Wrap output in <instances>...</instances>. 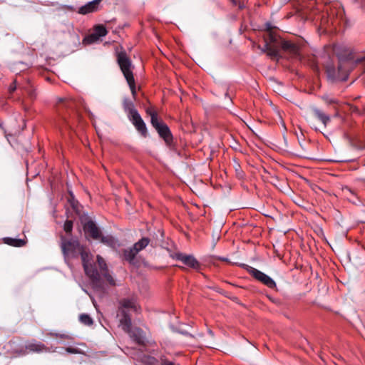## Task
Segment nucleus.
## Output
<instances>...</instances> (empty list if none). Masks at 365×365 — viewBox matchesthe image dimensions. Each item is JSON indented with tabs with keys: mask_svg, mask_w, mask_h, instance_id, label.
Returning a JSON list of instances; mask_svg holds the SVG:
<instances>
[{
	"mask_svg": "<svg viewBox=\"0 0 365 365\" xmlns=\"http://www.w3.org/2000/svg\"><path fill=\"white\" fill-rule=\"evenodd\" d=\"M61 249L66 257H77L81 255L86 274L91 279L95 287H100V274L93 262V256L81 246L77 240L62 239Z\"/></svg>",
	"mask_w": 365,
	"mask_h": 365,
	"instance_id": "1",
	"label": "nucleus"
},
{
	"mask_svg": "<svg viewBox=\"0 0 365 365\" xmlns=\"http://www.w3.org/2000/svg\"><path fill=\"white\" fill-rule=\"evenodd\" d=\"M117 62L129 86L133 97L135 98L136 96V88L131 61L126 53L122 51L117 55Z\"/></svg>",
	"mask_w": 365,
	"mask_h": 365,
	"instance_id": "2",
	"label": "nucleus"
},
{
	"mask_svg": "<svg viewBox=\"0 0 365 365\" xmlns=\"http://www.w3.org/2000/svg\"><path fill=\"white\" fill-rule=\"evenodd\" d=\"M351 62L349 60L340 59L338 65L337 74L333 66L327 67V76L329 78L346 81L350 68Z\"/></svg>",
	"mask_w": 365,
	"mask_h": 365,
	"instance_id": "3",
	"label": "nucleus"
},
{
	"mask_svg": "<svg viewBox=\"0 0 365 365\" xmlns=\"http://www.w3.org/2000/svg\"><path fill=\"white\" fill-rule=\"evenodd\" d=\"M150 239L148 237H143L139 241L135 242L133 247L124 250V258L129 262H132L135 259L136 255L145 249L149 244Z\"/></svg>",
	"mask_w": 365,
	"mask_h": 365,
	"instance_id": "4",
	"label": "nucleus"
},
{
	"mask_svg": "<svg viewBox=\"0 0 365 365\" xmlns=\"http://www.w3.org/2000/svg\"><path fill=\"white\" fill-rule=\"evenodd\" d=\"M152 125L156 129L159 135L163 138L167 143H170L172 141L173 136L166 124L159 120L155 122V120L153 119Z\"/></svg>",
	"mask_w": 365,
	"mask_h": 365,
	"instance_id": "5",
	"label": "nucleus"
},
{
	"mask_svg": "<svg viewBox=\"0 0 365 365\" xmlns=\"http://www.w3.org/2000/svg\"><path fill=\"white\" fill-rule=\"evenodd\" d=\"M250 273L257 280L263 283L269 288H274L276 287L275 282L264 272L253 268H250Z\"/></svg>",
	"mask_w": 365,
	"mask_h": 365,
	"instance_id": "6",
	"label": "nucleus"
},
{
	"mask_svg": "<svg viewBox=\"0 0 365 365\" xmlns=\"http://www.w3.org/2000/svg\"><path fill=\"white\" fill-rule=\"evenodd\" d=\"M173 257V259L179 260L184 264L193 269H197L200 267L198 262L192 255H187L181 252H178L175 253Z\"/></svg>",
	"mask_w": 365,
	"mask_h": 365,
	"instance_id": "7",
	"label": "nucleus"
},
{
	"mask_svg": "<svg viewBox=\"0 0 365 365\" xmlns=\"http://www.w3.org/2000/svg\"><path fill=\"white\" fill-rule=\"evenodd\" d=\"M140 307L134 299H123L119 302L118 312L120 314L127 313L129 310L138 312Z\"/></svg>",
	"mask_w": 365,
	"mask_h": 365,
	"instance_id": "8",
	"label": "nucleus"
},
{
	"mask_svg": "<svg viewBox=\"0 0 365 365\" xmlns=\"http://www.w3.org/2000/svg\"><path fill=\"white\" fill-rule=\"evenodd\" d=\"M129 120L132 122L135 128L142 135L146 137L147 128L145 123L142 119L138 112H134V114L128 117Z\"/></svg>",
	"mask_w": 365,
	"mask_h": 365,
	"instance_id": "9",
	"label": "nucleus"
},
{
	"mask_svg": "<svg viewBox=\"0 0 365 365\" xmlns=\"http://www.w3.org/2000/svg\"><path fill=\"white\" fill-rule=\"evenodd\" d=\"M83 230L85 231V233L88 235H89L91 237H92L94 240H99L101 237V230L97 227V225L95 224V222L92 220L87 221L83 225Z\"/></svg>",
	"mask_w": 365,
	"mask_h": 365,
	"instance_id": "10",
	"label": "nucleus"
},
{
	"mask_svg": "<svg viewBox=\"0 0 365 365\" xmlns=\"http://www.w3.org/2000/svg\"><path fill=\"white\" fill-rule=\"evenodd\" d=\"M97 262L99 267L101 274L111 285H115V282L112 276L108 273L106 263L104 259L100 255H97Z\"/></svg>",
	"mask_w": 365,
	"mask_h": 365,
	"instance_id": "11",
	"label": "nucleus"
},
{
	"mask_svg": "<svg viewBox=\"0 0 365 365\" xmlns=\"http://www.w3.org/2000/svg\"><path fill=\"white\" fill-rule=\"evenodd\" d=\"M129 336L138 344H143L145 341L143 331L139 328H131L130 331H127Z\"/></svg>",
	"mask_w": 365,
	"mask_h": 365,
	"instance_id": "12",
	"label": "nucleus"
},
{
	"mask_svg": "<svg viewBox=\"0 0 365 365\" xmlns=\"http://www.w3.org/2000/svg\"><path fill=\"white\" fill-rule=\"evenodd\" d=\"M26 349L32 352L47 351L48 348L42 343L38 341H32L26 345Z\"/></svg>",
	"mask_w": 365,
	"mask_h": 365,
	"instance_id": "13",
	"label": "nucleus"
},
{
	"mask_svg": "<svg viewBox=\"0 0 365 365\" xmlns=\"http://www.w3.org/2000/svg\"><path fill=\"white\" fill-rule=\"evenodd\" d=\"M101 1V0H93L88 2L79 9V13L82 14H86L96 11Z\"/></svg>",
	"mask_w": 365,
	"mask_h": 365,
	"instance_id": "14",
	"label": "nucleus"
},
{
	"mask_svg": "<svg viewBox=\"0 0 365 365\" xmlns=\"http://www.w3.org/2000/svg\"><path fill=\"white\" fill-rule=\"evenodd\" d=\"M314 114L315 117L320 120L322 124L326 127L327 124L330 122L331 118L329 115L324 113L323 111L318 108L313 109Z\"/></svg>",
	"mask_w": 365,
	"mask_h": 365,
	"instance_id": "15",
	"label": "nucleus"
},
{
	"mask_svg": "<svg viewBox=\"0 0 365 365\" xmlns=\"http://www.w3.org/2000/svg\"><path fill=\"white\" fill-rule=\"evenodd\" d=\"M122 317L120 319V326L122 327L125 332L130 331L131 327V319L128 313L121 314Z\"/></svg>",
	"mask_w": 365,
	"mask_h": 365,
	"instance_id": "16",
	"label": "nucleus"
},
{
	"mask_svg": "<svg viewBox=\"0 0 365 365\" xmlns=\"http://www.w3.org/2000/svg\"><path fill=\"white\" fill-rule=\"evenodd\" d=\"M157 360L150 356L143 355L136 360V365H156Z\"/></svg>",
	"mask_w": 365,
	"mask_h": 365,
	"instance_id": "17",
	"label": "nucleus"
},
{
	"mask_svg": "<svg viewBox=\"0 0 365 365\" xmlns=\"http://www.w3.org/2000/svg\"><path fill=\"white\" fill-rule=\"evenodd\" d=\"M123 109L128 114V117L134 114V112H138L135 108L133 103L129 99H124L123 103Z\"/></svg>",
	"mask_w": 365,
	"mask_h": 365,
	"instance_id": "18",
	"label": "nucleus"
},
{
	"mask_svg": "<svg viewBox=\"0 0 365 365\" xmlns=\"http://www.w3.org/2000/svg\"><path fill=\"white\" fill-rule=\"evenodd\" d=\"M282 48L284 51H288L294 55L298 54V52H299L298 46L290 41H283L282 43Z\"/></svg>",
	"mask_w": 365,
	"mask_h": 365,
	"instance_id": "19",
	"label": "nucleus"
},
{
	"mask_svg": "<svg viewBox=\"0 0 365 365\" xmlns=\"http://www.w3.org/2000/svg\"><path fill=\"white\" fill-rule=\"evenodd\" d=\"M4 241L6 244L14 246V247H22L25 245L26 241L21 239H16V238H11V237H6L4 239Z\"/></svg>",
	"mask_w": 365,
	"mask_h": 365,
	"instance_id": "20",
	"label": "nucleus"
},
{
	"mask_svg": "<svg viewBox=\"0 0 365 365\" xmlns=\"http://www.w3.org/2000/svg\"><path fill=\"white\" fill-rule=\"evenodd\" d=\"M57 103L58 109L59 110L63 108H68L73 109L74 106V102L73 101V100L67 98H58Z\"/></svg>",
	"mask_w": 365,
	"mask_h": 365,
	"instance_id": "21",
	"label": "nucleus"
},
{
	"mask_svg": "<svg viewBox=\"0 0 365 365\" xmlns=\"http://www.w3.org/2000/svg\"><path fill=\"white\" fill-rule=\"evenodd\" d=\"M99 240L102 243L111 247H114L117 244L116 240L111 235L102 236L101 235Z\"/></svg>",
	"mask_w": 365,
	"mask_h": 365,
	"instance_id": "22",
	"label": "nucleus"
},
{
	"mask_svg": "<svg viewBox=\"0 0 365 365\" xmlns=\"http://www.w3.org/2000/svg\"><path fill=\"white\" fill-rule=\"evenodd\" d=\"M264 26L267 33V38H269L270 42L276 41L277 36L272 31L274 27L272 26L271 23H266Z\"/></svg>",
	"mask_w": 365,
	"mask_h": 365,
	"instance_id": "23",
	"label": "nucleus"
},
{
	"mask_svg": "<svg viewBox=\"0 0 365 365\" xmlns=\"http://www.w3.org/2000/svg\"><path fill=\"white\" fill-rule=\"evenodd\" d=\"M79 320L82 324L87 326H90L93 323L92 318L88 314H81L79 316Z\"/></svg>",
	"mask_w": 365,
	"mask_h": 365,
	"instance_id": "24",
	"label": "nucleus"
},
{
	"mask_svg": "<svg viewBox=\"0 0 365 365\" xmlns=\"http://www.w3.org/2000/svg\"><path fill=\"white\" fill-rule=\"evenodd\" d=\"M93 32L98 36V38L103 37L107 34V30L103 25L96 26Z\"/></svg>",
	"mask_w": 365,
	"mask_h": 365,
	"instance_id": "25",
	"label": "nucleus"
},
{
	"mask_svg": "<svg viewBox=\"0 0 365 365\" xmlns=\"http://www.w3.org/2000/svg\"><path fill=\"white\" fill-rule=\"evenodd\" d=\"M264 49L267 51L268 55L272 57H277L278 55V51L272 47L267 40L265 41Z\"/></svg>",
	"mask_w": 365,
	"mask_h": 365,
	"instance_id": "26",
	"label": "nucleus"
},
{
	"mask_svg": "<svg viewBox=\"0 0 365 365\" xmlns=\"http://www.w3.org/2000/svg\"><path fill=\"white\" fill-rule=\"evenodd\" d=\"M99 38H98V36L94 32H93L91 34L86 36L83 41L86 43L91 44L98 41Z\"/></svg>",
	"mask_w": 365,
	"mask_h": 365,
	"instance_id": "27",
	"label": "nucleus"
},
{
	"mask_svg": "<svg viewBox=\"0 0 365 365\" xmlns=\"http://www.w3.org/2000/svg\"><path fill=\"white\" fill-rule=\"evenodd\" d=\"M146 113L150 116V122L152 123L153 119L155 120V122L158 121L157 113L151 108L146 109Z\"/></svg>",
	"mask_w": 365,
	"mask_h": 365,
	"instance_id": "28",
	"label": "nucleus"
},
{
	"mask_svg": "<svg viewBox=\"0 0 365 365\" xmlns=\"http://www.w3.org/2000/svg\"><path fill=\"white\" fill-rule=\"evenodd\" d=\"M73 221L72 220H66L63 225V230L66 233H71L73 229Z\"/></svg>",
	"mask_w": 365,
	"mask_h": 365,
	"instance_id": "29",
	"label": "nucleus"
},
{
	"mask_svg": "<svg viewBox=\"0 0 365 365\" xmlns=\"http://www.w3.org/2000/svg\"><path fill=\"white\" fill-rule=\"evenodd\" d=\"M71 206L75 211H78V202L73 197V195L71 193V199L68 200Z\"/></svg>",
	"mask_w": 365,
	"mask_h": 365,
	"instance_id": "30",
	"label": "nucleus"
},
{
	"mask_svg": "<svg viewBox=\"0 0 365 365\" xmlns=\"http://www.w3.org/2000/svg\"><path fill=\"white\" fill-rule=\"evenodd\" d=\"M356 63H361L362 65L363 73L365 74V53L361 57L357 58L355 61Z\"/></svg>",
	"mask_w": 365,
	"mask_h": 365,
	"instance_id": "31",
	"label": "nucleus"
},
{
	"mask_svg": "<svg viewBox=\"0 0 365 365\" xmlns=\"http://www.w3.org/2000/svg\"><path fill=\"white\" fill-rule=\"evenodd\" d=\"M51 336H56V337H60L61 339H69V336L67 335V334H53L51 333Z\"/></svg>",
	"mask_w": 365,
	"mask_h": 365,
	"instance_id": "32",
	"label": "nucleus"
},
{
	"mask_svg": "<svg viewBox=\"0 0 365 365\" xmlns=\"http://www.w3.org/2000/svg\"><path fill=\"white\" fill-rule=\"evenodd\" d=\"M232 1L235 5H238L240 9H242L245 6L244 3H241L240 0H232Z\"/></svg>",
	"mask_w": 365,
	"mask_h": 365,
	"instance_id": "33",
	"label": "nucleus"
},
{
	"mask_svg": "<svg viewBox=\"0 0 365 365\" xmlns=\"http://www.w3.org/2000/svg\"><path fill=\"white\" fill-rule=\"evenodd\" d=\"M66 351L68 352V353H71V354H76V353H78L77 350L74 348H71V347H68L66 348Z\"/></svg>",
	"mask_w": 365,
	"mask_h": 365,
	"instance_id": "34",
	"label": "nucleus"
},
{
	"mask_svg": "<svg viewBox=\"0 0 365 365\" xmlns=\"http://www.w3.org/2000/svg\"><path fill=\"white\" fill-rule=\"evenodd\" d=\"M324 99L326 101V102L329 104L335 103V101L332 98H329L328 97H324Z\"/></svg>",
	"mask_w": 365,
	"mask_h": 365,
	"instance_id": "35",
	"label": "nucleus"
},
{
	"mask_svg": "<svg viewBox=\"0 0 365 365\" xmlns=\"http://www.w3.org/2000/svg\"><path fill=\"white\" fill-rule=\"evenodd\" d=\"M16 86L15 85L14 86L11 85L10 88H9V90H10L11 92H13V91H14L16 90Z\"/></svg>",
	"mask_w": 365,
	"mask_h": 365,
	"instance_id": "36",
	"label": "nucleus"
},
{
	"mask_svg": "<svg viewBox=\"0 0 365 365\" xmlns=\"http://www.w3.org/2000/svg\"><path fill=\"white\" fill-rule=\"evenodd\" d=\"M163 365H175L174 364H173L172 362L170 361H165L163 363Z\"/></svg>",
	"mask_w": 365,
	"mask_h": 365,
	"instance_id": "37",
	"label": "nucleus"
},
{
	"mask_svg": "<svg viewBox=\"0 0 365 365\" xmlns=\"http://www.w3.org/2000/svg\"><path fill=\"white\" fill-rule=\"evenodd\" d=\"M209 333H210L211 335H212V331H209Z\"/></svg>",
	"mask_w": 365,
	"mask_h": 365,
	"instance_id": "38",
	"label": "nucleus"
}]
</instances>
